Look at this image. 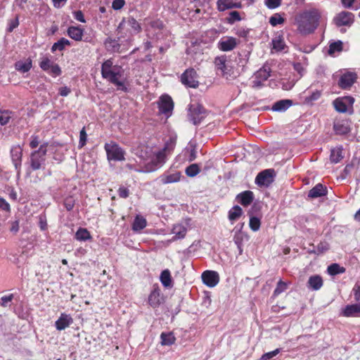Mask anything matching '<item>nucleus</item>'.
Returning <instances> with one entry per match:
<instances>
[{
	"label": "nucleus",
	"instance_id": "obj_1",
	"mask_svg": "<svg viewBox=\"0 0 360 360\" xmlns=\"http://www.w3.org/2000/svg\"><path fill=\"white\" fill-rule=\"evenodd\" d=\"M321 18L320 12L316 8L303 11L295 16L294 25L302 35L310 34L317 29Z\"/></svg>",
	"mask_w": 360,
	"mask_h": 360
},
{
	"label": "nucleus",
	"instance_id": "obj_2",
	"mask_svg": "<svg viewBox=\"0 0 360 360\" xmlns=\"http://www.w3.org/2000/svg\"><path fill=\"white\" fill-rule=\"evenodd\" d=\"M124 69L117 65H113L112 59L106 60L101 66V75L112 84L116 85L119 89L126 90L124 81L122 80Z\"/></svg>",
	"mask_w": 360,
	"mask_h": 360
},
{
	"label": "nucleus",
	"instance_id": "obj_3",
	"mask_svg": "<svg viewBox=\"0 0 360 360\" xmlns=\"http://www.w3.org/2000/svg\"><path fill=\"white\" fill-rule=\"evenodd\" d=\"M166 146L160 150H153V155H150L149 160L144 163L142 168L137 169L136 172L149 173L160 168L166 162Z\"/></svg>",
	"mask_w": 360,
	"mask_h": 360
},
{
	"label": "nucleus",
	"instance_id": "obj_4",
	"mask_svg": "<svg viewBox=\"0 0 360 360\" xmlns=\"http://www.w3.org/2000/svg\"><path fill=\"white\" fill-rule=\"evenodd\" d=\"M104 148L108 160L122 161L124 160V150L114 142L107 143Z\"/></svg>",
	"mask_w": 360,
	"mask_h": 360
},
{
	"label": "nucleus",
	"instance_id": "obj_5",
	"mask_svg": "<svg viewBox=\"0 0 360 360\" xmlns=\"http://www.w3.org/2000/svg\"><path fill=\"white\" fill-rule=\"evenodd\" d=\"M207 115V110L201 105L194 103L189 105L188 118L194 124L200 123Z\"/></svg>",
	"mask_w": 360,
	"mask_h": 360
},
{
	"label": "nucleus",
	"instance_id": "obj_6",
	"mask_svg": "<svg viewBox=\"0 0 360 360\" xmlns=\"http://www.w3.org/2000/svg\"><path fill=\"white\" fill-rule=\"evenodd\" d=\"M46 154V146L41 145L37 150L32 153L30 155L31 167L34 170L40 169L41 165L45 161Z\"/></svg>",
	"mask_w": 360,
	"mask_h": 360
},
{
	"label": "nucleus",
	"instance_id": "obj_7",
	"mask_svg": "<svg viewBox=\"0 0 360 360\" xmlns=\"http://www.w3.org/2000/svg\"><path fill=\"white\" fill-rule=\"evenodd\" d=\"M275 174L274 169H265L257 174L255 179V183L259 186L267 187L274 181Z\"/></svg>",
	"mask_w": 360,
	"mask_h": 360
},
{
	"label": "nucleus",
	"instance_id": "obj_8",
	"mask_svg": "<svg viewBox=\"0 0 360 360\" xmlns=\"http://www.w3.org/2000/svg\"><path fill=\"white\" fill-rule=\"evenodd\" d=\"M181 82L186 86L191 88H196L199 84L197 73L193 69L186 70L181 76Z\"/></svg>",
	"mask_w": 360,
	"mask_h": 360
},
{
	"label": "nucleus",
	"instance_id": "obj_9",
	"mask_svg": "<svg viewBox=\"0 0 360 360\" xmlns=\"http://www.w3.org/2000/svg\"><path fill=\"white\" fill-rule=\"evenodd\" d=\"M202 280L204 284L210 288H214L219 282V276L217 271L207 270L202 274Z\"/></svg>",
	"mask_w": 360,
	"mask_h": 360
},
{
	"label": "nucleus",
	"instance_id": "obj_10",
	"mask_svg": "<svg viewBox=\"0 0 360 360\" xmlns=\"http://www.w3.org/2000/svg\"><path fill=\"white\" fill-rule=\"evenodd\" d=\"M354 99L350 96L338 98L333 101L335 109L339 112H345L348 107L352 105Z\"/></svg>",
	"mask_w": 360,
	"mask_h": 360
},
{
	"label": "nucleus",
	"instance_id": "obj_11",
	"mask_svg": "<svg viewBox=\"0 0 360 360\" xmlns=\"http://www.w3.org/2000/svg\"><path fill=\"white\" fill-rule=\"evenodd\" d=\"M174 108V103L172 98L168 95L162 96L159 102L160 112L170 115Z\"/></svg>",
	"mask_w": 360,
	"mask_h": 360
},
{
	"label": "nucleus",
	"instance_id": "obj_12",
	"mask_svg": "<svg viewBox=\"0 0 360 360\" xmlns=\"http://www.w3.org/2000/svg\"><path fill=\"white\" fill-rule=\"evenodd\" d=\"M238 41L232 37H225L220 39L218 42V48L222 51H230L233 50Z\"/></svg>",
	"mask_w": 360,
	"mask_h": 360
},
{
	"label": "nucleus",
	"instance_id": "obj_13",
	"mask_svg": "<svg viewBox=\"0 0 360 360\" xmlns=\"http://www.w3.org/2000/svg\"><path fill=\"white\" fill-rule=\"evenodd\" d=\"M22 155V149L19 146H13L11 150V156L17 173H20Z\"/></svg>",
	"mask_w": 360,
	"mask_h": 360
},
{
	"label": "nucleus",
	"instance_id": "obj_14",
	"mask_svg": "<svg viewBox=\"0 0 360 360\" xmlns=\"http://www.w3.org/2000/svg\"><path fill=\"white\" fill-rule=\"evenodd\" d=\"M181 174L178 171H167L160 176V180L163 184L176 183L180 181Z\"/></svg>",
	"mask_w": 360,
	"mask_h": 360
},
{
	"label": "nucleus",
	"instance_id": "obj_15",
	"mask_svg": "<svg viewBox=\"0 0 360 360\" xmlns=\"http://www.w3.org/2000/svg\"><path fill=\"white\" fill-rule=\"evenodd\" d=\"M337 26L350 25L354 21V15L352 13L343 11L340 13L334 19Z\"/></svg>",
	"mask_w": 360,
	"mask_h": 360
},
{
	"label": "nucleus",
	"instance_id": "obj_16",
	"mask_svg": "<svg viewBox=\"0 0 360 360\" xmlns=\"http://www.w3.org/2000/svg\"><path fill=\"white\" fill-rule=\"evenodd\" d=\"M356 75L353 72H347L343 74L338 82L339 86L343 89H346L349 88L356 81Z\"/></svg>",
	"mask_w": 360,
	"mask_h": 360
},
{
	"label": "nucleus",
	"instance_id": "obj_17",
	"mask_svg": "<svg viewBox=\"0 0 360 360\" xmlns=\"http://www.w3.org/2000/svg\"><path fill=\"white\" fill-rule=\"evenodd\" d=\"M126 27H129L134 32H139L141 30L139 23L131 17L128 18L127 20H122L118 26V30L121 32Z\"/></svg>",
	"mask_w": 360,
	"mask_h": 360
},
{
	"label": "nucleus",
	"instance_id": "obj_18",
	"mask_svg": "<svg viewBox=\"0 0 360 360\" xmlns=\"http://www.w3.org/2000/svg\"><path fill=\"white\" fill-rule=\"evenodd\" d=\"M214 65L218 71H221L222 76L230 75V70L229 66L226 65V57L225 56H221L215 58Z\"/></svg>",
	"mask_w": 360,
	"mask_h": 360
},
{
	"label": "nucleus",
	"instance_id": "obj_19",
	"mask_svg": "<svg viewBox=\"0 0 360 360\" xmlns=\"http://www.w3.org/2000/svg\"><path fill=\"white\" fill-rule=\"evenodd\" d=\"M73 323V319L70 315L63 313L58 319L56 321L55 326L57 330H62L69 327Z\"/></svg>",
	"mask_w": 360,
	"mask_h": 360
},
{
	"label": "nucleus",
	"instance_id": "obj_20",
	"mask_svg": "<svg viewBox=\"0 0 360 360\" xmlns=\"http://www.w3.org/2000/svg\"><path fill=\"white\" fill-rule=\"evenodd\" d=\"M240 2H233V0H218L217 8L219 11H224L233 8H241Z\"/></svg>",
	"mask_w": 360,
	"mask_h": 360
},
{
	"label": "nucleus",
	"instance_id": "obj_21",
	"mask_svg": "<svg viewBox=\"0 0 360 360\" xmlns=\"http://www.w3.org/2000/svg\"><path fill=\"white\" fill-rule=\"evenodd\" d=\"M237 200L243 206H248L252 203L254 199L253 193L250 191H243L236 196Z\"/></svg>",
	"mask_w": 360,
	"mask_h": 360
},
{
	"label": "nucleus",
	"instance_id": "obj_22",
	"mask_svg": "<svg viewBox=\"0 0 360 360\" xmlns=\"http://www.w3.org/2000/svg\"><path fill=\"white\" fill-rule=\"evenodd\" d=\"M342 314L346 317L360 316V303L347 305L342 311Z\"/></svg>",
	"mask_w": 360,
	"mask_h": 360
},
{
	"label": "nucleus",
	"instance_id": "obj_23",
	"mask_svg": "<svg viewBox=\"0 0 360 360\" xmlns=\"http://www.w3.org/2000/svg\"><path fill=\"white\" fill-rule=\"evenodd\" d=\"M153 148L148 146H141L138 148L136 154L146 163L148 160H149L150 155H153Z\"/></svg>",
	"mask_w": 360,
	"mask_h": 360
},
{
	"label": "nucleus",
	"instance_id": "obj_24",
	"mask_svg": "<svg viewBox=\"0 0 360 360\" xmlns=\"http://www.w3.org/2000/svg\"><path fill=\"white\" fill-rule=\"evenodd\" d=\"M326 188L322 184H318L309 191L308 197L310 198H316L326 195Z\"/></svg>",
	"mask_w": 360,
	"mask_h": 360
},
{
	"label": "nucleus",
	"instance_id": "obj_25",
	"mask_svg": "<svg viewBox=\"0 0 360 360\" xmlns=\"http://www.w3.org/2000/svg\"><path fill=\"white\" fill-rule=\"evenodd\" d=\"M67 32L71 39L77 41H81L84 35V30L79 27L71 26L68 29Z\"/></svg>",
	"mask_w": 360,
	"mask_h": 360
},
{
	"label": "nucleus",
	"instance_id": "obj_26",
	"mask_svg": "<svg viewBox=\"0 0 360 360\" xmlns=\"http://www.w3.org/2000/svg\"><path fill=\"white\" fill-rule=\"evenodd\" d=\"M32 67V62L30 58H27L25 60H19L15 63V68L18 71L25 73L27 72Z\"/></svg>",
	"mask_w": 360,
	"mask_h": 360
},
{
	"label": "nucleus",
	"instance_id": "obj_27",
	"mask_svg": "<svg viewBox=\"0 0 360 360\" xmlns=\"http://www.w3.org/2000/svg\"><path fill=\"white\" fill-rule=\"evenodd\" d=\"M160 292L158 288H155L148 296V304L153 308L160 304Z\"/></svg>",
	"mask_w": 360,
	"mask_h": 360
},
{
	"label": "nucleus",
	"instance_id": "obj_28",
	"mask_svg": "<svg viewBox=\"0 0 360 360\" xmlns=\"http://www.w3.org/2000/svg\"><path fill=\"white\" fill-rule=\"evenodd\" d=\"M292 101L289 99L281 100L276 102L271 109L277 112L285 111L292 105Z\"/></svg>",
	"mask_w": 360,
	"mask_h": 360
},
{
	"label": "nucleus",
	"instance_id": "obj_29",
	"mask_svg": "<svg viewBox=\"0 0 360 360\" xmlns=\"http://www.w3.org/2000/svg\"><path fill=\"white\" fill-rule=\"evenodd\" d=\"M323 285L322 278L319 275L310 276L308 280V287L314 290H319Z\"/></svg>",
	"mask_w": 360,
	"mask_h": 360
},
{
	"label": "nucleus",
	"instance_id": "obj_30",
	"mask_svg": "<svg viewBox=\"0 0 360 360\" xmlns=\"http://www.w3.org/2000/svg\"><path fill=\"white\" fill-rule=\"evenodd\" d=\"M333 129L337 134L344 135L349 132V127L347 122L339 121L334 124Z\"/></svg>",
	"mask_w": 360,
	"mask_h": 360
},
{
	"label": "nucleus",
	"instance_id": "obj_31",
	"mask_svg": "<svg viewBox=\"0 0 360 360\" xmlns=\"http://www.w3.org/2000/svg\"><path fill=\"white\" fill-rule=\"evenodd\" d=\"M343 158L342 147H336L331 149L330 160L332 163L336 164Z\"/></svg>",
	"mask_w": 360,
	"mask_h": 360
},
{
	"label": "nucleus",
	"instance_id": "obj_32",
	"mask_svg": "<svg viewBox=\"0 0 360 360\" xmlns=\"http://www.w3.org/2000/svg\"><path fill=\"white\" fill-rule=\"evenodd\" d=\"M187 229L181 224L174 225L172 229V233L174 234V240L184 238L186 234Z\"/></svg>",
	"mask_w": 360,
	"mask_h": 360
},
{
	"label": "nucleus",
	"instance_id": "obj_33",
	"mask_svg": "<svg viewBox=\"0 0 360 360\" xmlns=\"http://www.w3.org/2000/svg\"><path fill=\"white\" fill-rule=\"evenodd\" d=\"M270 68L268 65H264L262 68L257 70L254 75L262 82H265L270 77Z\"/></svg>",
	"mask_w": 360,
	"mask_h": 360
},
{
	"label": "nucleus",
	"instance_id": "obj_34",
	"mask_svg": "<svg viewBox=\"0 0 360 360\" xmlns=\"http://www.w3.org/2000/svg\"><path fill=\"white\" fill-rule=\"evenodd\" d=\"M247 238L248 236L242 231H239L236 232L233 237V241L235 244L237 245L239 253L241 255L243 252V242L244 238Z\"/></svg>",
	"mask_w": 360,
	"mask_h": 360
},
{
	"label": "nucleus",
	"instance_id": "obj_35",
	"mask_svg": "<svg viewBox=\"0 0 360 360\" xmlns=\"http://www.w3.org/2000/svg\"><path fill=\"white\" fill-rule=\"evenodd\" d=\"M242 214L243 210L241 209V207H239L238 205H236L229 211L228 217L231 221H234L238 219Z\"/></svg>",
	"mask_w": 360,
	"mask_h": 360
},
{
	"label": "nucleus",
	"instance_id": "obj_36",
	"mask_svg": "<svg viewBox=\"0 0 360 360\" xmlns=\"http://www.w3.org/2000/svg\"><path fill=\"white\" fill-rule=\"evenodd\" d=\"M147 225V221L145 218L141 216H136L133 223V230L136 231L143 229Z\"/></svg>",
	"mask_w": 360,
	"mask_h": 360
},
{
	"label": "nucleus",
	"instance_id": "obj_37",
	"mask_svg": "<svg viewBox=\"0 0 360 360\" xmlns=\"http://www.w3.org/2000/svg\"><path fill=\"white\" fill-rule=\"evenodd\" d=\"M160 281L162 284L165 287H171L172 286V278L170 271L168 269H165L162 271L160 274Z\"/></svg>",
	"mask_w": 360,
	"mask_h": 360
},
{
	"label": "nucleus",
	"instance_id": "obj_38",
	"mask_svg": "<svg viewBox=\"0 0 360 360\" xmlns=\"http://www.w3.org/2000/svg\"><path fill=\"white\" fill-rule=\"evenodd\" d=\"M91 238L90 233L86 229L79 228L75 233V238L77 240L85 241Z\"/></svg>",
	"mask_w": 360,
	"mask_h": 360
},
{
	"label": "nucleus",
	"instance_id": "obj_39",
	"mask_svg": "<svg viewBox=\"0 0 360 360\" xmlns=\"http://www.w3.org/2000/svg\"><path fill=\"white\" fill-rule=\"evenodd\" d=\"M70 42L68 39L65 38H61L57 42L54 43L51 47L52 52L56 51V50L63 51L66 46H70Z\"/></svg>",
	"mask_w": 360,
	"mask_h": 360
},
{
	"label": "nucleus",
	"instance_id": "obj_40",
	"mask_svg": "<svg viewBox=\"0 0 360 360\" xmlns=\"http://www.w3.org/2000/svg\"><path fill=\"white\" fill-rule=\"evenodd\" d=\"M161 344L162 345H172L175 342V337L172 333H162L160 335Z\"/></svg>",
	"mask_w": 360,
	"mask_h": 360
},
{
	"label": "nucleus",
	"instance_id": "obj_41",
	"mask_svg": "<svg viewBox=\"0 0 360 360\" xmlns=\"http://www.w3.org/2000/svg\"><path fill=\"white\" fill-rule=\"evenodd\" d=\"M248 214L250 215V228L253 231H257L259 229L261 225L260 219L258 217L253 216L250 211Z\"/></svg>",
	"mask_w": 360,
	"mask_h": 360
},
{
	"label": "nucleus",
	"instance_id": "obj_42",
	"mask_svg": "<svg viewBox=\"0 0 360 360\" xmlns=\"http://www.w3.org/2000/svg\"><path fill=\"white\" fill-rule=\"evenodd\" d=\"M328 272L330 275L335 276L339 274H342L345 271L344 267L340 266L338 264H332L328 267Z\"/></svg>",
	"mask_w": 360,
	"mask_h": 360
},
{
	"label": "nucleus",
	"instance_id": "obj_43",
	"mask_svg": "<svg viewBox=\"0 0 360 360\" xmlns=\"http://www.w3.org/2000/svg\"><path fill=\"white\" fill-rule=\"evenodd\" d=\"M200 172V169L197 164H192L186 167L185 172L189 177H194L198 175Z\"/></svg>",
	"mask_w": 360,
	"mask_h": 360
},
{
	"label": "nucleus",
	"instance_id": "obj_44",
	"mask_svg": "<svg viewBox=\"0 0 360 360\" xmlns=\"http://www.w3.org/2000/svg\"><path fill=\"white\" fill-rule=\"evenodd\" d=\"M273 49L276 51H283L285 46V44L282 38L280 37L275 38L272 41Z\"/></svg>",
	"mask_w": 360,
	"mask_h": 360
},
{
	"label": "nucleus",
	"instance_id": "obj_45",
	"mask_svg": "<svg viewBox=\"0 0 360 360\" xmlns=\"http://www.w3.org/2000/svg\"><path fill=\"white\" fill-rule=\"evenodd\" d=\"M53 63H54L53 61H51L48 57L44 56L41 58V61L39 63V67L44 71L48 72Z\"/></svg>",
	"mask_w": 360,
	"mask_h": 360
},
{
	"label": "nucleus",
	"instance_id": "obj_46",
	"mask_svg": "<svg viewBox=\"0 0 360 360\" xmlns=\"http://www.w3.org/2000/svg\"><path fill=\"white\" fill-rule=\"evenodd\" d=\"M12 116V112L9 110H1L0 111V124L1 125L6 124Z\"/></svg>",
	"mask_w": 360,
	"mask_h": 360
},
{
	"label": "nucleus",
	"instance_id": "obj_47",
	"mask_svg": "<svg viewBox=\"0 0 360 360\" xmlns=\"http://www.w3.org/2000/svg\"><path fill=\"white\" fill-rule=\"evenodd\" d=\"M105 45L108 49H111L112 51H117L120 49V44L115 39L110 38L107 39L105 41Z\"/></svg>",
	"mask_w": 360,
	"mask_h": 360
},
{
	"label": "nucleus",
	"instance_id": "obj_48",
	"mask_svg": "<svg viewBox=\"0 0 360 360\" xmlns=\"http://www.w3.org/2000/svg\"><path fill=\"white\" fill-rule=\"evenodd\" d=\"M288 288V284L282 281H279L277 283V286L274 291V295L278 296L283 292L285 291Z\"/></svg>",
	"mask_w": 360,
	"mask_h": 360
},
{
	"label": "nucleus",
	"instance_id": "obj_49",
	"mask_svg": "<svg viewBox=\"0 0 360 360\" xmlns=\"http://www.w3.org/2000/svg\"><path fill=\"white\" fill-rule=\"evenodd\" d=\"M269 22L272 26H276L283 24L284 22V18L278 13H276L270 18Z\"/></svg>",
	"mask_w": 360,
	"mask_h": 360
},
{
	"label": "nucleus",
	"instance_id": "obj_50",
	"mask_svg": "<svg viewBox=\"0 0 360 360\" xmlns=\"http://www.w3.org/2000/svg\"><path fill=\"white\" fill-rule=\"evenodd\" d=\"M342 50V42L338 41L330 44L329 46L328 53L329 54H333L335 51H340Z\"/></svg>",
	"mask_w": 360,
	"mask_h": 360
},
{
	"label": "nucleus",
	"instance_id": "obj_51",
	"mask_svg": "<svg viewBox=\"0 0 360 360\" xmlns=\"http://www.w3.org/2000/svg\"><path fill=\"white\" fill-rule=\"evenodd\" d=\"M321 92L319 90H316L315 91L312 92L310 96H307L305 98V101L307 103H311V102L318 100L321 97Z\"/></svg>",
	"mask_w": 360,
	"mask_h": 360
},
{
	"label": "nucleus",
	"instance_id": "obj_52",
	"mask_svg": "<svg viewBox=\"0 0 360 360\" xmlns=\"http://www.w3.org/2000/svg\"><path fill=\"white\" fill-rule=\"evenodd\" d=\"M64 206L68 211H70L75 206V200L72 196L66 198L64 200Z\"/></svg>",
	"mask_w": 360,
	"mask_h": 360
},
{
	"label": "nucleus",
	"instance_id": "obj_53",
	"mask_svg": "<svg viewBox=\"0 0 360 360\" xmlns=\"http://www.w3.org/2000/svg\"><path fill=\"white\" fill-rule=\"evenodd\" d=\"M47 72L53 77H56L61 74V70L58 65L53 63Z\"/></svg>",
	"mask_w": 360,
	"mask_h": 360
},
{
	"label": "nucleus",
	"instance_id": "obj_54",
	"mask_svg": "<svg viewBox=\"0 0 360 360\" xmlns=\"http://www.w3.org/2000/svg\"><path fill=\"white\" fill-rule=\"evenodd\" d=\"M354 300L356 302L360 301V282H356L352 288Z\"/></svg>",
	"mask_w": 360,
	"mask_h": 360
},
{
	"label": "nucleus",
	"instance_id": "obj_55",
	"mask_svg": "<svg viewBox=\"0 0 360 360\" xmlns=\"http://www.w3.org/2000/svg\"><path fill=\"white\" fill-rule=\"evenodd\" d=\"M279 352L280 349H276L274 351L265 353L262 356L261 360H269L273 357L276 356Z\"/></svg>",
	"mask_w": 360,
	"mask_h": 360
},
{
	"label": "nucleus",
	"instance_id": "obj_56",
	"mask_svg": "<svg viewBox=\"0 0 360 360\" xmlns=\"http://www.w3.org/2000/svg\"><path fill=\"white\" fill-rule=\"evenodd\" d=\"M281 4V0H265V5L270 9L278 7Z\"/></svg>",
	"mask_w": 360,
	"mask_h": 360
},
{
	"label": "nucleus",
	"instance_id": "obj_57",
	"mask_svg": "<svg viewBox=\"0 0 360 360\" xmlns=\"http://www.w3.org/2000/svg\"><path fill=\"white\" fill-rule=\"evenodd\" d=\"M13 294H10L8 295L3 296V297H1V298L0 300V304L2 307H6L8 306V304L13 300Z\"/></svg>",
	"mask_w": 360,
	"mask_h": 360
},
{
	"label": "nucleus",
	"instance_id": "obj_58",
	"mask_svg": "<svg viewBox=\"0 0 360 360\" xmlns=\"http://www.w3.org/2000/svg\"><path fill=\"white\" fill-rule=\"evenodd\" d=\"M86 133L85 129L83 128L79 132V146L83 147L86 144Z\"/></svg>",
	"mask_w": 360,
	"mask_h": 360
},
{
	"label": "nucleus",
	"instance_id": "obj_59",
	"mask_svg": "<svg viewBox=\"0 0 360 360\" xmlns=\"http://www.w3.org/2000/svg\"><path fill=\"white\" fill-rule=\"evenodd\" d=\"M124 0H114L112 4V7L114 10H120L124 6Z\"/></svg>",
	"mask_w": 360,
	"mask_h": 360
},
{
	"label": "nucleus",
	"instance_id": "obj_60",
	"mask_svg": "<svg viewBox=\"0 0 360 360\" xmlns=\"http://www.w3.org/2000/svg\"><path fill=\"white\" fill-rule=\"evenodd\" d=\"M329 249V245L327 243H320L316 247L318 253H323Z\"/></svg>",
	"mask_w": 360,
	"mask_h": 360
},
{
	"label": "nucleus",
	"instance_id": "obj_61",
	"mask_svg": "<svg viewBox=\"0 0 360 360\" xmlns=\"http://www.w3.org/2000/svg\"><path fill=\"white\" fill-rule=\"evenodd\" d=\"M264 82L261 79L256 77L255 75L253 76V79L252 81V86L254 89H259L263 86Z\"/></svg>",
	"mask_w": 360,
	"mask_h": 360
},
{
	"label": "nucleus",
	"instance_id": "obj_62",
	"mask_svg": "<svg viewBox=\"0 0 360 360\" xmlns=\"http://www.w3.org/2000/svg\"><path fill=\"white\" fill-rule=\"evenodd\" d=\"M229 15H230V18H229L230 22L240 21L241 20L240 13L238 11H231Z\"/></svg>",
	"mask_w": 360,
	"mask_h": 360
},
{
	"label": "nucleus",
	"instance_id": "obj_63",
	"mask_svg": "<svg viewBox=\"0 0 360 360\" xmlns=\"http://www.w3.org/2000/svg\"><path fill=\"white\" fill-rule=\"evenodd\" d=\"M74 15V18L81 22H85L86 20L84 19V15H83V13L81 11H77L75 12H74L73 13Z\"/></svg>",
	"mask_w": 360,
	"mask_h": 360
},
{
	"label": "nucleus",
	"instance_id": "obj_64",
	"mask_svg": "<svg viewBox=\"0 0 360 360\" xmlns=\"http://www.w3.org/2000/svg\"><path fill=\"white\" fill-rule=\"evenodd\" d=\"M118 193L120 197L126 198L129 196V191L127 188H120L118 190Z\"/></svg>",
	"mask_w": 360,
	"mask_h": 360
}]
</instances>
